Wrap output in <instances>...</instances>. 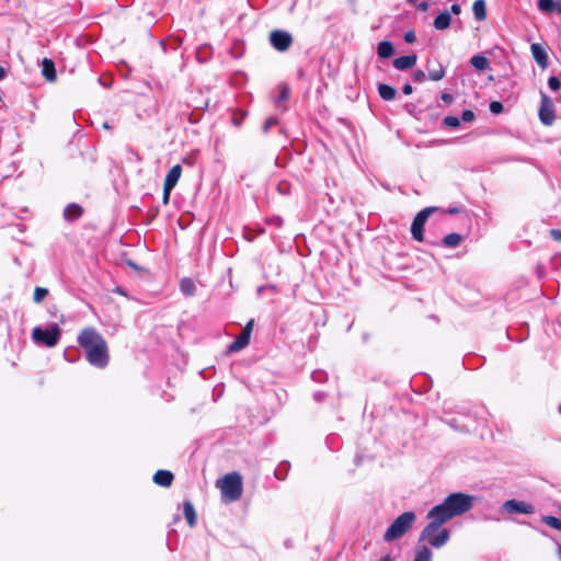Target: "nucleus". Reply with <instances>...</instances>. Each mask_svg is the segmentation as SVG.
Wrapping results in <instances>:
<instances>
[{
    "mask_svg": "<svg viewBox=\"0 0 561 561\" xmlns=\"http://www.w3.org/2000/svg\"><path fill=\"white\" fill-rule=\"evenodd\" d=\"M431 522L420 534V541H427L434 548L443 547L449 540V531L442 528L446 522H438L437 516H428Z\"/></svg>",
    "mask_w": 561,
    "mask_h": 561,
    "instance_id": "7ed1b4c3",
    "label": "nucleus"
},
{
    "mask_svg": "<svg viewBox=\"0 0 561 561\" xmlns=\"http://www.w3.org/2000/svg\"><path fill=\"white\" fill-rule=\"evenodd\" d=\"M183 513H184V516H185L188 525L191 527H194L196 524V513H195L194 506L191 502H188V501L184 502Z\"/></svg>",
    "mask_w": 561,
    "mask_h": 561,
    "instance_id": "412c9836",
    "label": "nucleus"
},
{
    "mask_svg": "<svg viewBox=\"0 0 561 561\" xmlns=\"http://www.w3.org/2000/svg\"><path fill=\"white\" fill-rule=\"evenodd\" d=\"M539 118L541 121L542 124L549 126L551 125L553 122H554V104L552 102V100L541 93V104H540V108H539Z\"/></svg>",
    "mask_w": 561,
    "mask_h": 561,
    "instance_id": "1a4fd4ad",
    "label": "nucleus"
},
{
    "mask_svg": "<svg viewBox=\"0 0 561 561\" xmlns=\"http://www.w3.org/2000/svg\"><path fill=\"white\" fill-rule=\"evenodd\" d=\"M501 511L505 512L507 514L530 515L535 512V507L530 503L513 499V500L505 501L501 506Z\"/></svg>",
    "mask_w": 561,
    "mask_h": 561,
    "instance_id": "6e6552de",
    "label": "nucleus"
},
{
    "mask_svg": "<svg viewBox=\"0 0 561 561\" xmlns=\"http://www.w3.org/2000/svg\"><path fill=\"white\" fill-rule=\"evenodd\" d=\"M61 336V330L57 323H50L46 329L35 327L32 331V339L38 345L54 347Z\"/></svg>",
    "mask_w": 561,
    "mask_h": 561,
    "instance_id": "423d86ee",
    "label": "nucleus"
},
{
    "mask_svg": "<svg viewBox=\"0 0 561 561\" xmlns=\"http://www.w3.org/2000/svg\"><path fill=\"white\" fill-rule=\"evenodd\" d=\"M217 486L225 502L238 501L242 495V477L238 472L228 473L217 481Z\"/></svg>",
    "mask_w": 561,
    "mask_h": 561,
    "instance_id": "20e7f679",
    "label": "nucleus"
},
{
    "mask_svg": "<svg viewBox=\"0 0 561 561\" xmlns=\"http://www.w3.org/2000/svg\"><path fill=\"white\" fill-rule=\"evenodd\" d=\"M554 10L558 11L559 14H561V0L556 2V7H554Z\"/></svg>",
    "mask_w": 561,
    "mask_h": 561,
    "instance_id": "a18cd8bd",
    "label": "nucleus"
},
{
    "mask_svg": "<svg viewBox=\"0 0 561 561\" xmlns=\"http://www.w3.org/2000/svg\"><path fill=\"white\" fill-rule=\"evenodd\" d=\"M404 41H405L407 43H410V44H411V43H413V42L415 41V34H414V32H413V31H409V32H407V33L404 34Z\"/></svg>",
    "mask_w": 561,
    "mask_h": 561,
    "instance_id": "4c0bfd02",
    "label": "nucleus"
},
{
    "mask_svg": "<svg viewBox=\"0 0 561 561\" xmlns=\"http://www.w3.org/2000/svg\"><path fill=\"white\" fill-rule=\"evenodd\" d=\"M559 412H560V414H561V404L559 405Z\"/></svg>",
    "mask_w": 561,
    "mask_h": 561,
    "instance_id": "603ef678",
    "label": "nucleus"
},
{
    "mask_svg": "<svg viewBox=\"0 0 561 561\" xmlns=\"http://www.w3.org/2000/svg\"><path fill=\"white\" fill-rule=\"evenodd\" d=\"M556 2L553 0H538V9L546 13L554 11Z\"/></svg>",
    "mask_w": 561,
    "mask_h": 561,
    "instance_id": "cd10ccee",
    "label": "nucleus"
},
{
    "mask_svg": "<svg viewBox=\"0 0 561 561\" xmlns=\"http://www.w3.org/2000/svg\"><path fill=\"white\" fill-rule=\"evenodd\" d=\"M82 214V208L77 204H70L65 208L64 216L68 220H75Z\"/></svg>",
    "mask_w": 561,
    "mask_h": 561,
    "instance_id": "5701e85b",
    "label": "nucleus"
},
{
    "mask_svg": "<svg viewBox=\"0 0 561 561\" xmlns=\"http://www.w3.org/2000/svg\"><path fill=\"white\" fill-rule=\"evenodd\" d=\"M443 124L450 128H457L460 126V119L456 116H446L443 119Z\"/></svg>",
    "mask_w": 561,
    "mask_h": 561,
    "instance_id": "c756f323",
    "label": "nucleus"
},
{
    "mask_svg": "<svg viewBox=\"0 0 561 561\" xmlns=\"http://www.w3.org/2000/svg\"><path fill=\"white\" fill-rule=\"evenodd\" d=\"M542 522L553 529L561 530V519L554 516H543Z\"/></svg>",
    "mask_w": 561,
    "mask_h": 561,
    "instance_id": "c85d7f7f",
    "label": "nucleus"
},
{
    "mask_svg": "<svg viewBox=\"0 0 561 561\" xmlns=\"http://www.w3.org/2000/svg\"><path fill=\"white\" fill-rule=\"evenodd\" d=\"M270 42L275 49L285 51L290 47L293 37L288 32L276 30L270 34Z\"/></svg>",
    "mask_w": 561,
    "mask_h": 561,
    "instance_id": "9d476101",
    "label": "nucleus"
},
{
    "mask_svg": "<svg viewBox=\"0 0 561 561\" xmlns=\"http://www.w3.org/2000/svg\"><path fill=\"white\" fill-rule=\"evenodd\" d=\"M416 0H408V2L410 3H414Z\"/></svg>",
    "mask_w": 561,
    "mask_h": 561,
    "instance_id": "3c124183",
    "label": "nucleus"
},
{
    "mask_svg": "<svg viewBox=\"0 0 561 561\" xmlns=\"http://www.w3.org/2000/svg\"><path fill=\"white\" fill-rule=\"evenodd\" d=\"M181 173H182V168L180 164H175L169 170V172L164 179V183H163V185L167 186V190L173 188L176 185V183L181 176Z\"/></svg>",
    "mask_w": 561,
    "mask_h": 561,
    "instance_id": "ddd939ff",
    "label": "nucleus"
},
{
    "mask_svg": "<svg viewBox=\"0 0 561 561\" xmlns=\"http://www.w3.org/2000/svg\"><path fill=\"white\" fill-rule=\"evenodd\" d=\"M414 520L415 514L413 512L399 515L386 530L383 539L389 542L402 537L411 528Z\"/></svg>",
    "mask_w": 561,
    "mask_h": 561,
    "instance_id": "39448f33",
    "label": "nucleus"
},
{
    "mask_svg": "<svg viewBox=\"0 0 561 561\" xmlns=\"http://www.w3.org/2000/svg\"><path fill=\"white\" fill-rule=\"evenodd\" d=\"M440 98L445 103H451L454 100L453 95L449 93H443Z\"/></svg>",
    "mask_w": 561,
    "mask_h": 561,
    "instance_id": "a19ab883",
    "label": "nucleus"
},
{
    "mask_svg": "<svg viewBox=\"0 0 561 561\" xmlns=\"http://www.w3.org/2000/svg\"><path fill=\"white\" fill-rule=\"evenodd\" d=\"M172 190H173V188H168V190H167V186H164V185H163V203H164V204H168L169 198H170V194H171V191H172Z\"/></svg>",
    "mask_w": 561,
    "mask_h": 561,
    "instance_id": "58836bf2",
    "label": "nucleus"
},
{
    "mask_svg": "<svg viewBox=\"0 0 561 561\" xmlns=\"http://www.w3.org/2000/svg\"><path fill=\"white\" fill-rule=\"evenodd\" d=\"M394 47L391 42L383 41L378 44L377 54L380 58L386 59L393 55Z\"/></svg>",
    "mask_w": 561,
    "mask_h": 561,
    "instance_id": "a211bd4d",
    "label": "nucleus"
},
{
    "mask_svg": "<svg viewBox=\"0 0 561 561\" xmlns=\"http://www.w3.org/2000/svg\"><path fill=\"white\" fill-rule=\"evenodd\" d=\"M103 127H104V128H106V129H108V128H110V125H108L107 123H104V124H103Z\"/></svg>",
    "mask_w": 561,
    "mask_h": 561,
    "instance_id": "09e8293b",
    "label": "nucleus"
},
{
    "mask_svg": "<svg viewBox=\"0 0 561 561\" xmlns=\"http://www.w3.org/2000/svg\"><path fill=\"white\" fill-rule=\"evenodd\" d=\"M474 18L478 21H483L486 18V8L484 0H476L472 5Z\"/></svg>",
    "mask_w": 561,
    "mask_h": 561,
    "instance_id": "6ab92c4d",
    "label": "nucleus"
},
{
    "mask_svg": "<svg viewBox=\"0 0 561 561\" xmlns=\"http://www.w3.org/2000/svg\"><path fill=\"white\" fill-rule=\"evenodd\" d=\"M277 117L275 116H271L268 117L265 123H264V126H263V130L264 133H267L270 130V128H272L273 126H275L277 124Z\"/></svg>",
    "mask_w": 561,
    "mask_h": 561,
    "instance_id": "473e14b6",
    "label": "nucleus"
},
{
    "mask_svg": "<svg viewBox=\"0 0 561 561\" xmlns=\"http://www.w3.org/2000/svg\"><path fill=\"white\" fill-rule=\"evenodd\" d=\"M428 78L433 81H439L445 77V68L437 64L436 67L431 68V64H427Z\"/></svg>",
    "mask_w": 561,
    "mask_h": 561,
    "instance_id": "4be33fe9",
    "label": "nucleus"
},
{
    "mask_svg": "<svg viewBox=\"0 0 561 561\" xmlns=\"http://www.w3.org/2000/svg\"><path fill=\"white\" fill-rule=\"evenodd\" d=\"M181 291L186 296H192L195 293V284L191 278H183L180 283Z\"/></svg>",
    "mask_w": 561,
    "mask_h": 561,
    "instance_id": "a878e982",
    "label": "nucleus"
},
{
    "mask_svg": "<svg viewBox=\"0 0 561 561\" xmlns=\"http://www.w3.org/2000/svg\"><path fill=\"white\" fill-rule=\"evenodd\" d=\"M548 85L552 91H557L560 89L561 82L557 77H550L548 79Z\"/></svg>",
    "mask_w": 561,
    "mask_h": 561,
    "instance_id": "72a5a7b5",
    "label": "nucleus"
},
{
    "mask_svg": "<svg viewBox=\"0 0 561 561\" xmlns=\"http://www.w3.org/2000/svg\"><path fill=\"white\" fill-rule=\"evenodd\" d=\"M414 561H432V552L431 550L423 546L421 549L417 550Z\"/></svg>",
    "mask_w": 561,
    "mask_h": 561,
    "instance_id": "bb28decb",
    "label": "nucleus"
},
{
    "mask_svg": "<svg viewBox=\"0 0 561 561\" xmlns=\"http://www.w3.org/2000/svg\"><path fill=\"white\" fill-rule=\"evenodd\" d=\"M474 503V496L461 492L449 494L443 503L428 511V516H437L438 522H448L455 516L467 513Z\"/></svg>",
    "mask_w": 561,
    "mask_h": 561,
    "instance_id": "f03ea898",
    "label": "nucleus"
},
{
    "mask_svg": "<svg viewBox=\"0 0 561 561\" xmlns=\"http://www.w3.org/2000/svg\"><path fill=\"white\" fill-rule=\"evenodd\" d=\"M173 481L172 472L168 470H158L153 474V482L161 486H170Z\"/></svg>",
    "mask_w": 561,
    "mask_h": 561,
    "instance_id": "dca6fc26",
    "label": "nucleus"
},
{
    "mask_svg": "<svg viewBox=\"0 0 561 561\" xmlns=\"http://www.w3.org/2000/svg\"><path fill=\"white\" fill-rule=\"evenodd\" d=\"M378 92L382 100L385 101H391L396 98L397 91L392 87L388 84L380 83L378 85Z\"/></svg>",
    "mask_w": 561,
    "mask_h": 561,
    "instance_id": "aec40b11",
    "label": "nucleus"
},
{
    "mask_svg": "<svg viewBox=\"0 0 561 561\" xmlns=\"http://www.w3.org/2000/svg\"><path fill=\"white\" fill-rule=\"evenodd\" d=\"M550 233L556 241H561V230L553 229Z\"/></svg>",
    "mask_w": 561,
    "mask_h": 561,
    "instance_id": "ea45409f",
    "label": "nucleus"
},
{
    "mask_svg": "<svg viewBox=\"0 0 561 561\" xmlns=\"http://www.w3.org/2000/svg\"><path fill=\"white\" fill-rule=\"evenodd\" d=\"M462 241V237L459 233L453 232L444 237L443 243L448 248H456Z\"/></svg>",
    "mask_w": 561,
    "mask_h": 561,
    "instance_id": "393cba45",
    "label": "nucleus"
},
{
    "mask_svg": "<svg viewBox=\"0 0 561 561\" xmlns=\"http://www.w3.org/2000/svg\"><path fill=\"white\" fill-rule=\"evenodd\" d=\"M503 104L499 101H493L490 103V111L493 114H500L503 112Z\"/></svg>",
    "mask_w": 561,
    "mask_h": 561,
    "instance_id": "2f4dec72",
    "label": "nucleus"
},
{
    "mask_svg": "<svg viewBox=\"0 0 561 561\" xmlns=\"http://www.w3.org/2000/svg\"><path fill=\"white\" fill-rule=\"evenodd\" d=\"M450 23H451L450 13L447 11H444L435 18L433 25L436 30L444 31L450 26Z\"/></svg>",
    "mask_w": 561,
    "mask_h": 561,
    "instance_id": "f3484780",
    "label": "nucleus"
},
{
    "mask_svg": "<svg viewBox=\"0 0 561 561\" xmlns=\"http://www.w3.org/2000/svg\"><path fill=\"white\" fill-rule=\"evenodd\" d=\"M449 213H450V214H455V213H457V209H456V208L450 209V210H449Z\"/></svg>",
    "mask_w": 561,
    "mask_h": 561,
    "instance_id": "8fccbe9b",
    "label": "nucleus"
},
{
    "mask_svg": "<svg viewBox=\"0 0 561 561\" xmlns=\"http://www.w3.org/2000/svg\"><path fill=\"white\" fill-rule=\"evenodd\" d=\"M412 92H413V88H412V85H411V84L407 83V84H404V85H403V93H404V94L409 95V94H411Z\"/></svg>",
    "mask_w": 561,
    "mask_h": 561,
    "instance_id": "37998d69",
    "label": "nucleus"
},
{
    "mask_svg": "<svg viewBox=\"0 0 561 561\" xmlns=\"http://www.w3.org/2000/svg\"><path fill=\"white\" fill-rule=\"evenodd\" d=\"M427 8H428V4H427V2H425V1H423V2L419 3V5H417V9H419L420 11H426V10H427Z\"/></svg>",
    "mask_w": 561,
    "mask_h": 561,
    "instance_id": "c03bdc74",
    "label": "nucleus"
},
{
    "mask_svg": "<svg viewBox=\"0 0 561 561\" xmlns=\"http://www.w3.org/2000/svg\"><path fill=\"white\" fill-rule=\"evenodd\" d=\"M253 320H250L247 325L243 328L242 332L237 336V339L229 345L228 351L231 353H236L244 348L249 342L252 332Z\"/></svg>",
    "mask_w": 561,
    "mask_h": 561,
    "instance_id": "9b49d317",
    "label": "nucleus"
},
{
    "mask_svg": "<svg viewBox=\"0 0 561 561\" xmlns=\"http://www.w3.org/2000/svg\"><path fill=\"white\" fill-rule=\"evenodd\" d=\"M78 344L84 350L87 360L94 367L105 368L110 360L107 343L94 328H84L78 335Z\"/></svg>",
    "mask_w": 561,
    "mask_h": 561,
    "instance_id": "f257e3e1",
    "label": "nucleus"
},
{
    "mask_svg": "<svg viewBox=\"0 0 561 561\" xmlns=\"http://www.w3.org/2000/svg\"><path fill=\"white\" fill-rule=\"evenodd\" d=\"M413 79H414L415 82H420L421 83V82L425 81L426 75H425V72L423 70H417V71L414 72Z\"/></svg>",
    "mask_w": 561,
    "mask_h": 561,
    "instance_id": "c9c22d12",
    "label": "nucleus"
},
{
    "mask_svg": "<svg viewBox=\"0 0 561 561\" xmlns=\"http://www.w3.org/2000/svg\"><path fill=\"white\" fill-rule=\"evenodd\" d=\"M436 210V207H426L422 209L420 213H417V215L414 217L411 225V233L416 241H423V229L425 222L428 219V217Z\"/></svg>",
    "mask_w": 561,
    "mask_h": 561,
    "instance_id": "0eeeda50",
    "label": "nucleus"
},
{
    "mask_svg": "<svg viewBox=\"0 0 561 561\" xmlns=\"http://www.w3.org/2000/svg\"><path fill=\"white\" fill-rule=\"evenodd\" d=\"M530 50L537 65L540 68L546 69L548 67V53L546 47L539 43H534L530 46Z\"/></svg>",
    "mask_w": 561,
    "mask_h": 561,
    "instance_id": "f8f14e48",
    "label": "nucleus"
},
{
    "mask_svg": "<svg viewBox=\"0 0 561 561\" xmlns=\"http://www.w3.org/2000/svg\"><path fill=\"white\" fill-rule=\"evenodd\" d=\"M42 75L45 77V79L49 82H53L56 80V69L55 64L51 59L44 58L42 61Z\"/></svg>",
    "mask_w": 561,
    "mask_h": 561,
    "instance_id": "2eb2a0df",
    "label": "nucleus"
},
{
    "mask_svg": "<svg viewBox=\"0 0 561 561\" xmlns=\"http://www.w3.org/2000/svg\"><path fill=\"white\" fill-rule=\"evenodd\" d=\"M379 561H392V559L390 558V556H385Z\"/></svg>",
    "mask_w": 561,
    "mask_h": 561,
    "instance_id": "de8ad7c7",
    "label": "nucleus"
},
{
    "mask_svg": "<svg viewBox=\"0 0 561 561\" xmlns=\"http://www.w3.org/2000/svg\"><path fill=\"white\" fill-rule=\"evenodd\" d=\"M470 64L477 70L483 71L490 67V62L486 57L482 55H476L470 59Z\"/></svg>",
    "mask_w": 561,
    "mask_h": 561,
    "instance_id": "b1692460",
    "label": "nucleus"
},
{
    "mask_svg": "<svg viewBox=\"0 0 561 561\" xmlns=\"http://www.w3.org/2000/svg\"><path fill=\"white\" fill-rule=\"evenodd\" d=\"M5 76V71L2 67H0V80L3 79Z\"/></svg>",
    "mask_w": 561,
    "mask_h": 561,
    "instance_id": "49530a36",
    "label": "nucleus"
},
{
    "mask_svg": "<svg viewBox=\"0 0 561 561\" xmlns=\"http://www.w3.org/2000/svg\"><path fill=\"white\" fill-rule=\"evenodd\" d=\"M474 117L476 115L471 110H466L461 114V119L467 123L472 122Z\"/></svg>",
    "mask_w": 561,
    "mask_h": 561,
    "instance_id": "f704fd0d",
    "label": "nucleus"
},
{
    "mask_svg": "<svg viewBox=\"0 0 561 561\" xmlns=\"http://www.w3.org/2000/svg\"><path fill=\"white\" fill-rule=\"evenodd\" d=\"M289 95V89L288 87H283L282 90H280V93H279V96L277 99V103L283 101V100H286Z\"/></svg>",
    "mask_w": 561,
    "mask_h": 561,
    "instance_id": "e433bc0d",
    "label": "nucleus"
},
{
    "mask_svg": "<svg viewBox=\"0 0 561 561\" xmlns=\"http://www.w3.org/2000/svg\"><path fill=\"white\" fill-rule=\"evenodd\" d=\"M416 62L415 55L401 56L393 60V66L398 70H407L412 68Z\"/></svg>",
    "mask_w": 561,
    "mask_h": 561,
    "instance_id": "4468645a",
    "label": "nucleus"
},
{
    "mask_svg": "<svg viewBox=\"0 0 561 561\" xmlns=\"http://www.w3.org/2000/svg\"><path fill=\"white\" fill-rule=\"evenodd\" d=\"M450 12L454 14H459L461 12L460 5L457 3L451 4Z\"/></svg>",
    "mask_w": 561,
    "mask_h": 561,
    "instance_id": "79ce46f5",
    "label": "nucleus"
},
{
    "mask_svg": "<svg viewBox=\"0 0 561 561\" xmlns=\"http://www.w3.org/2000/svg\"><path fill=\"white\" fill-rule=\"evenodd\" d=\"M48 294V290L46 288L36 287L34 290V301L41 302Z\"/></svg>",
    "mask_w": 561,
    "mask_h": 561,
    "instance_id": "7c9ffc66",
    "label": "nucleus"
}]
</instances>
